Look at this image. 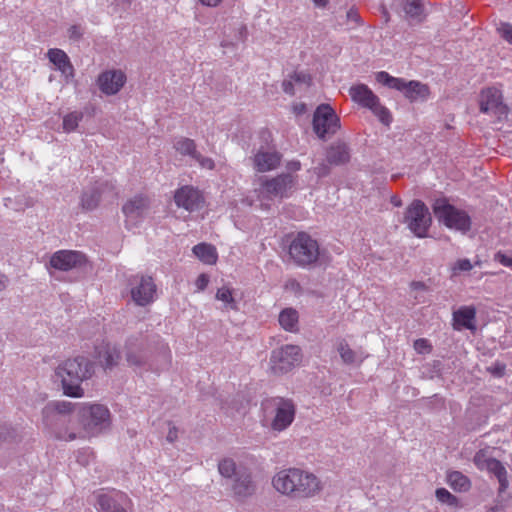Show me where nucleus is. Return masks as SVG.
<instances>
[{
  "label": "nucleus",
  "instance_id": "nucleus-6",
  "mask_svg": "<svg viewBox=\"0 0 512 512\" xmlns=\"http://www.w3.org/2000/svg\"><path fill=\"white\" fill-rule=\"evenodd\" d=\"M349 95L355 103L369 109L382 124L386 126L391 124L393 120L391 112L367 85L359 83L351 86Z\"/></svg>",
  "mask_w": 512,
  "mask_h": 512
},
{
  "label": "nucleus",
  "instance_id": "nucleus-4",
  "mask_svg": "<svg viewBox=\"0 0 512 512\" xmlns=\"http://www.w3.org/2000/svg\"><path fill=\"white\" fill-rule=\"evenodd\" d=\"M288 253L292 261L302 268L317 264L323 257L317 240L305 232H299L292 239Z\"/></svg>",
  "mask_w": 512,
  "mask_h": 512
},
{
  "label": "nucleus",
  "instance_id": "nucleus-56",
  "mask_svg": "<svg viewBox=\"0 0 512 512\" xmlns=\"http://www.w3.org/2000/svg\"><path fill=\"white\" fill-rule=\"evenodd\" d=\"M176 439H177V429H176V427L173 426L169 429V432L167 435V440L169 442H174Z\"/></svg>",
  "mask_w": 512,
  "mask_h": 512
},
{
  "label": "nucleus",
  "instance_id": "nucleus-19",
  "mask_svg": "<svg viewBox=\"0 0 512 512\" xmlns=\"http://www.w3.org/2000/svg\"><path fill=\"white\" fill-rule=\"evenodd\" d=\"M231 490L237 499H245L255 493L256 485L247 468L239 469L237 475L232 479Z\"/></svg>",
  "mask_w": 512,
  "mask_h": 512
},
{
  "label": "nucleus",
  "instance_id": "nucleus-50",
  "mask_svg": "<svg viewBox=\"0 0 512 512\" xmlns=\"http://www.w3.org/2000/svg\"><path fill=\"white\" fill-rule=\"evenodd\" d=\"M489 371L496 375V376H502L505 371V365L499 362H496L493 366L489 368Z\"/></svg>",
  "mask_w": 512,
  "mask_h": 512
},
{
  "label": "nucleus",
  "instance_id": "nucleus-24",
  "mask_svg": "<svg viewBox=\"0 0 512 512\" xmlns=\"http://www.w3.org/2000/svg\"><path fill=\"white\" fill-rule=\"evenodd\" d=\"M476 316V310L472 306H463L457 311L453 312L454 328L460 330L461 328L474 329L473 321Z\"/></svg>",
  "mask_w": 512,
  "mask_h": 512
},
{
  "label": "nucleus",
  "instance_id": "nucleus-21",
  "mask_svg": "<svg viewBox=\"0 0 512 512\" xmlns=\"http://www.w3.org/2000/svg\"><path fill=\"white\" fill-rule=\"evenodd\" d=\"M145 343L141 337H131L126 342V361L130 366L141 367L145 364Z\"/></svg>",
  "mask_w": 512,
  "mask_h": 512
},
{
  "label": "nucleus",
  "instance_id": "nucleus-54",
  "mask_svg": "<svg viewBox=\"0 0 512 512\" xmlns=\"http://www.w3.org/2000/svg\"><path fill=\"white\" fill-rule=\"evenodd\" d=\"M8 285H9L8 277L5 274L0 273V293L5 291L6 288L8 287Z\"/></svg>",
  "mask_w": 512,
  "mask_h": 512
},
{
  "label": "nucleus",
  "instance_id": "nucleus-40",
  "mask_svg": "<svg viewBox=\"0 0 512 512\" xmlns=\"http://www.w3.org/2000/svg\"><path fill=\"white\" fill-rule=\"evenodd\" d=\"M493 459V457H489L487 455V452L485 450H479L474 455L473 462L478 469L486 470L488 468V464H490V461H492Z\"/></svg>",
  "mask_w": 512,
  "mask_h": 512
},
{
  "label": "nucleus",
  "instance_id": "nucleus-22",
  "mask_svg": "<svg viewBox=\"0 0 512 512\" xmlns=\"http://www.w3.org/2000/svg\"><path fill=\"white\" fill-rule=\"evenodd\" d=\"M149 200L145 194H135L122 207L127 218L135 219L141 217L148 209Z\"/></svg>",
  "mask_w": 512,
  "mask_h": 512
},
{
  "label": "nucleus",
  "instance_id": "nucleus-28",
  "mask_svg": "<svg viewBox=\"0 0 512 512\" xmlns=\"http://www.w3.org/2000/svg\"><path fill=\"white\" fill-rule=\"evenodd\" d=\"M7 209L20 212L32 205L31 199L26 194H10L3 199Z\"/></svg>",
  "mask_w": 512,
  "mask_h": 512
},
{
  "label": "nucleus",
  "instance_id": "nucleus-5",
  "mask_svg": "<svg viewBox=\"0 0 512 512\" xmlns=\"http://www.w3.org/2000/svg\"><path fill=\"white\" fill-rule=\"evenodd\" d=\"M375 79L388 88L402 92L410 102H426L431 96L430 87L420 81L393 77L386 71L377 72Z\"/></svg>",
  "mask_w": 512,
  "mask_h": 512
},
{
  "label": "nucleus",
  "instance_id": "nucleus-57",
  "mask_svg": "<svg viewBox=\"0 0 512 512\" xmlns=\"http://www.w3.org/2000/svg\"><path fill=\"white\" fill-rule=\"evenodd\" d=\"M315 173L321 177V176H324L328 173V167L326 165H322L321 167H316L315 168Z\"/></svg>",
  "mask_w": 512,
  "mask_h": 512
},
{
  "label": "nucleus",
  "instance_id": "nucleus-55",
  "mask_svg": "<svg viewBox=\"0 0 512 512\" xmlns=\"http://www.w3.org/2000/svg\"><path fill=\"white\" fill-rule=\"evenodd\" d=\"M199 2L207 7H217L222 0H199Z\"/></svg>",
  "mask_w": 512,
  "mask_h": 512
},
{
  "label": "nucleus",
  "instance_id": "nucleus-32",
  "mask_svg": "<svg viewBox=\"0 0 512 512\" xmlns=\"http://www.w3.org/2000/svg\"><path fill=\"white\" fill-rule=\"evenodd\" d=\"M448 484L456 491H467L470 488V480L459 471H453L447 476Z\"/></svg>",
  "mask_w": 512,
  "mask_h": 512
},
{
  "label": "nucleus",
  "instance_id": "nucleus-36",
  "mask_svg": "<svg viewBox=\"0 0 512 512\" xmlns=\"http://www.w3.org/2000/svg\"><path fill=\"white\" fill-rule=\"evenodd\" d=\"M404 10L406 15L414 20L420 21L423 14L421 0H405Z\"/></svg>",
  "mask_w": 512,
  "mask_h": 512
},
{
  "label": "nucleus",
  "instance_id": "nucleus-20",
  "mask_svg": "<svg viewBox=\"0 0 512 512\" xmlns=\"http://www.w3.org/2000/svg\"><path fill=\"white\" fill-rule=\"evenodd\" d=\"M97 504L101 512H128L127 506L131 500L127 494L118 491L114 495H98Z\"/></svg>",
  "mask_w": 512,
  "mask_h": 512
},
{
  "label": "nucleus",
  "instance_id": "nucleus-11",
  "mask_svg": "<svg viewBox=\"0 0 512 512\" xmlns=\"http://www.w3.org/2000/svg\"><path fill=\"white\" fill-rule=\"evenodd\" d=\"M340 129V119L335 110L327 105L321 104L313 115V130L320 139L333 136Z\"/></svg>",
  "mask_w": 512,
  "mask_h": 512
},
{
  "label": "nucleus",
  "instance_id": "nucleus-31",
  "mask_svg": "<svg viewBox=\"0 0 512 512\" xmlns=\"http://www.w3.org/2000/svg\"><path fill=\"white\" fill-rule=\"evenodd\" d=\"M174 149L180 153L181 155H188L190 157H194L197 153L196 144L194 140L186 137H177L173 141Z\"/></svg>",
  "mask_w": 512,
  "mask_h": 512
},
{
  "label": "nucleus",
  "instance_id": "nucleus-23",
  "mask_svg": "<svg viewBox=\"0 0 512 512\" xmlns=\"http://www.w3.org/2000/svg\"><path fill=\"white\" fill-rule=\"evenodd\" d=\"M97 358L104 369H111L118 364L120 353L115 346L103 344L96 348Z\"/></svg>",
  "mask_w": 512,
  "mask_h": 512
},
{
  "label": "nucleus",
  "instance_id": "nucleus-64",
  "mask_svg": "<svg viewBox=\"0 0 512 512\" xmlns=\"http://www.w3.org/2000/svg\"><path fill=\"white\" fill-rule=\"evenodd\" d=\"M305 108V105L304 104H301L300 108H298V106H295V109H297L299 112H302Z\"/></svg>",
  "mask_w": 512,
  "mask_h": 512
},
{
  "label": "nucleus",
  "instance_id": "nucleus-63",
  "mask_svg": "<svg viewBox=\"0 0 512 512\" xmlns=\"http://www.w3.org/2000/svg\"><path fill=\"white\" fill-rule=\"evenodd\" d=\"M314 3L317 5V6H325L326 3H327V0H314Z\"/></svg>",
  "mask_w": 512,
  "mask_h": 512
},
{
  "label": "nucleus",
  "instance_id": "nucleus-15",
  "mask_svg": "<svg viewBox=\"0 0 512 512\" xmlns=\"http://www.w3.org/2000/svg\"><path fill=\"white\" fill-rule=\"evenodd\" d=\"M87 262L86 256L80 251L60 250L50 258V265L60 271H70L84 266Z\"/></svg>",
  "mask_w": 512,
  "mask_h": 512
},
{
  "label": "nucleus",
  "instance_id": "nucleus-58",
  "mask_svg": "<svg viewBox=\"0 0 512 512\" xmlns=\"http://www.w3.org/2000/svg\"><path fill=\"white\" fill-rule=\"evenodd\" d=\"M347 17H348V18H350V19H352V20H354V21H357V19H358V14H357V12H356V11H354V10H352V9H351V10L347 13Z\"/></svg>",
  "mask_w": 512,
  "mask_h": 512
},
{
  "label": "nucleus",
  "instance_id": "nucleus-37",
  "mask_svg": "<svg viewBox=\"0 0 512 512\" xmlns=\"http://www.w3.org/2000/svg\"><path fill=\"white\" fill-rule=\"evenodd\" d=\"M271 195L272 194H267V193L252 194L251 198L246 197L245 199H243V202H246L250 206L255 205L256 207L267 210V209H269L270 201L272 200Z\"/></svg>",
  "mask_w": 512,
  "mask_h": 512
},
{
  "label": "nucleus",
  "instance_id": "nucleus-49",
  "mask_svg": "<svg viewBox=\"0 0 512 512\" xmlns=\"http://www.w3.org/2000/svg\"><path fill=\"white\" fill-rule=\"evenodd\" d=\"M498 482H499V489H498V492L499 494H502L504 493L507 488L509 487V481H508V477H507V472H505L504 474L501 475V477L499 476L497 478Z\"/></svg>",
  "mask_w": 512,
  "mask_h": 512
},
{
  "label": "nucleus",
  "instance_id": "nucleus-44",
  "mask_svg": "<svg viewBox=\"0 0 512 512\" xmlns=\"http://www.w3.org/2000/svg\"><path fill=\"white\" fill-rule=\"evenodd\" d=\"M473 268L469 259H459L455 262L453 266V271L456 274L457 272H468Z\"/></svg>",
  "mask_w": 512,
  "mask_h": 512
},
{
  "label": "nucleus",
  "instance_id": "nucleus-35",
  "mask_svg": "<svg viewBox=\"0 0 512 512\" xmlns=\"http://www.w3.org/2000/svg\"><path fill=\"white\" fill-rule=\"evenodd\" d=\"M240 468L243 467H237L236 463L230 458H225L218 464L219 473L225 478L233 479L237 475Z\"/></svg>",
  "mask_w": 512,
  "mask_h": 512
},
{
  "label": "nucleus",
  "instance_id": "nucleus-39",
  "mask_svg": "<svg viewBox=\"0 0 512 512\" xmlns=\"http://www.w3.org/2000/svg\"><path fill=\"white\" fill-rule=\"evenodd\" d=\"M436 499L442 503L446 504L450 507H458L459 501L456 496L451 494L447 489L445 488H438L435 491Z\"/></svg>",
  "mask_w": 512,
  "mask_h": 512
},
{
  "label": "nucleus",
  "instance_id": "nucleus-25",
  "mask_svg": "<svg viewBox=\"0 0 512 512\" xmlns=\"http://www.w3.org/2000/svg\"><path fill=\"white\" fill-rule=\"evenodd\" d=\"M294 184V177L290 173H283L266 181L267 192H284L291 189Z\"/></svg>",
  "mask_w": 512,
  "mask_h": 512
},
{
  "label": "nucleus",
  "instance_id": "nucleus-59",
  "mask_svg": "<svg viewBox=\"0 0 512 512\" xmlns=\"http://www.w3.org/2000/svg\"><path fill=\"white\" fill-rule=\"evenodd\" d=\"M411 286L413 289H423L424 284L422 282H412Z\"/></svg>",
  "mask_w": 512,
  "mask_h": 512
},
{
  "label": "nucleus",
  "instance_id": "nucleus-51",
  "mask_svg": "<svg viewBox=\"0 0 512 512\" xmlns=\"http://www.w3.org/2000/svg\"><path fill=\"white\" fill-rule=\"evenodd\" d=\"M209 279L205 274H201L196 281L198 289L204 290L208 285Z\"/></svg>",
  "mask_w": 512,
  "mask_h": 512
},
{
  "label": "nucleus",
  "instance_id": "nucleus-26",
  "mask_svg": "<svg viewBox=\"0 0 512 512\" xmlns=\"http://www.w3.org/2000/svg\"><path fill=\"white\" fill-rule=\"evenodd\" d=\"M174 201L178 207L194 211L202 207L204 197L203 194H174Z\"/></svg>",
  "mask_w": 512,
  "mask_h": 512
},
{
  "label": "nucleus",
  "instance_id": "nucleus-38",
  "mask_svg": "<svg viewBox=\"0 0 512 512\" xmlns=\"http://www.w3.org/2000/svg\"><path fill=\"white\" fill-rule=\"evenodd\" d=\"M216 299L222 301L225 304L226 308H230L233 310L237 309V304L235 299L233 298L231 289L227 287L219 288L216 292Z\"/></svg>",
  "mask_w": 512,
  "mask_h": 512
},
{
  "label": "nucleus",
  "instance_id": "nucleus-52",
  "mask_svg": "<svg viewBox=\"0 0 512 512\" xmlns=\"http://www.w3.org/2000/svg\"><path fill=\"white\" fill-rule=\"evenodd\" d=\"M301 168V163L297 160H292V161H289L286 165V169L288 170V173L291 174V172H296L298 170H300Z\"/></svg>",
  "mask_w": 512,
  "mask_h": 512
},
{
  "label": "nucleus",
  "instance_id": "nucleus-2",
  "mask_svg": "<svg viewBox=\"0 0 512 512\" xmlns=\"http://www.w3.org/2000/svg\"><path fill=\"white\" fill-rule=\"evenodd\" d=\"M75 407L76 405L69 401H50L42 409V422L57 439H76V433L71 427Z\"/></svg>",
  "mask_w": 512,
  "mask_h": 512
},
{
  "label": "nucleus",
  "instance_id": "nucleus-61",
  "mask_svg": "<svg viewBox=\"0 0 512 512\" xmlns=\"http://www.w3.org/2000/svg\"><path fill=\"white\" fill-rule=\"evenodd\" d=\"M5 431H6V435L3 436V440L4 441H7L9 438H12V433L13 431H11L10 429L8 428H5Z\"/></svg>",
  "mask_w": 512,
  "mask_h": 512
},
{
  "label": "nucleus",
  "instance_id": "nucleus-30",
  "mask_svg": "<svg viewBox=\"0 0 512 512\" xmlns=\"http://www.w3.org/2000/svg\"><path fill=\"white\" fill-rule=\"evenodd\" d=\"M349 150L346 144L339 143L330 147L327 160L332 164H343L349 160Z\"/></svg>",
  "mask_w": 512,
  "mask_h": 512
},
{
  "label": "nucleus",
  "instance_id": "nucleus-42",
  "mask_svg": "<svg viewBox=\"0 0 512 512\" xmlns=\"http://www.w3.org/2000/svg\"><path fill=\"white\" fill-rule=\"evenodd\" d=\"M486 470L492 473L496 478H498L499 476L501 477L502 474L507 472L504 465L495 458L492 461H490V464H488V468Z\"/></svg>",
  "mask_w": 512,
  "mask_h": 512
},
{
  "label": "nucleus",
  "instance_id": "nucleus-34",
  "mask_svg": "<svg viewBox=\"0 0 512 512\" xmlns=\"http://www.w3.org/2000/svg\"><path fill=\"white\" fill-rule=\"evenodd\" d=\"M83 113L81 111H72L67 113L63 117L62 128L65 133H71L76 131L79 123L83 119Z\"/></svg>",
  "mask_w": 512,
  "mask_h": 512
},
{
  "label": "nucleus",
  "instance_id": "nucleus-13",
  "mask_svg": "<svg viewBox=\"0 0 512 512\" xmlns=\"http://www.w3.org/2000/svg\"><path fill=\"white\" fill-rule=\"evenodd\" d=\"M131 296L139 306H145L154 300L156 285L149 276H135L131 281Z\"/></svg>",
  "mask_w": 512,
  "mask_h": 512
},
{
  "label": "nucleus",
  "instance_id": "nucleus-53",
  "mask_svg": "<svg viewBox=\"0 0 512 512\" xmlns=\"http://www.w3.org/2000/svg\"><path fill=\"white\" fill-rule=\"evenodd\" d=\"M247 27L246 25H240V27L238 28V40L239 41H245L246 38H247Z\"/></svg>",
  "mask_w": 512,
  "mask_h": 512
},
{
  "label": "nucleus",
  "instance_id": "nucleus-7",
  "mask_svg": "<svg viewBox=\"0 0 512 512\" xmlns=\"http://www.w3.org/2000/svg\"><path fill=\"white\" fill-rule=\"evenodd\" d=\"M435 217L450 229L467 232L471 226L469 215L457 209L444 198L437 199L433 204Z\"/></svg>",
  "mask_w": 512,
  "mask_h": 512
},
{
  "label": "nucleus",
  "instance_id": "nucleus-18",
  "mask_svg": "<svg viewBox=\"0 0 512 512\" xmlns=\"http://www.w3.org/2000/svg\"><path fill=\"white\" fill-rule=\"evenodd\" d=\"M46 56L53 68L59 71L66 83H69L75 75L74 67L67 53L59 48H51L47 51Z\"/></svg>",
  "mask_w": 512,
  "mask_h": 512
},
{
  "label": "nucleus",
  "instance_id": "nucleus-29",
  "mask_svg": "<svg viewBox=\"0 0 512 512\" xmlns=\"http://www.w3.org/2000/svg\"><path fill=\"white\" fill-rule=\"evenodd\" d=\"M298 312L293 308H286L279 314V324L290 332L298 330Z\"/></svg>",
  "mask_w": 512,
  "mask_h": 512
},
{
  "label": "nucleus",
  "instance_id": "nucleus-17",
  "mask_svg": "<svg viewBox=\"0 0 512 512\" xmlns=\"http://www.w3.org/2000/svg\"><path fill=\"white\" fill-rule=\"evenodd\" d=\"M126 75L121 70H106L102 72L97 79L100 91L107 95L117 94L126 83Z\"/></svg>",
  "mask_w": 512,
  "mask_h": 512
},
{
  "label": "nucleus",
  "instance_id": "nucleus-1",
  "mask_svg": "<svg viewBox=\"0 0 512 512\" xmlns=\"http://www.w3.org/2000/svg\"><path fill=\"white\" fill-rule=\"evenodd\" d=\"M273 487L292 499H308L322 490L320 479L313 473L299 468L283 469L272 479Z\"/></svg>",
  "mask_w": 512,
  "mask_h": 512
},
{
  "label": "nucleus",
  "instance_id": "nucleus-45",
  "mask_svg": "<svg viewBox=\"0 0 512 512\" xmlns=\"http://www.w3.org/2000/svg\"><path fill=\"white\" fill-rule=\"evenodd\" d=\"M84 34V28L81 25H72L67 30V35L70 40L78 41Z\"/></svg>",
  "mask_w": 512,
  "mask_h": 512
},
{
  "label": "nucleus",
  "instance_id": "nucleus-8",
  "mask_svg": "<svg viewBox=\"0 0 512 512\" xmlns=\"http://www.w3.org/2000/svg\"><path fill=\"white\" fill-rule=\"evenodd\" d=\"M404 223L416 237H426L432 223L427 206L420 200H414L405 211Z\"/></svg>",
  "mask_w": 512,
  "mask_h": 512
},
{
  "label": "nucleus",
  "instance_id": "nucleus-9",
  "mask_svg": "<svg viewBox=\"0 0 512 512\" xmlns=\"http://www.w3.org/2000/svg\"><path fill=\"white\" fill-rule=\"evenodd\" d=\"M84 428L90 433H99L110 426V412L101 404H84L80 408Z\"/></svg>",
  "mask_w": 512,
  "mask_h": 512
},
{
  "label": "nucleus",
  "instance_id": "nucleus-16",
  "mask_svg": "<svg viewBox=\"0 0 512 512\" xmlns=\"http://www.w3.org/2000/svg\"><path fill=\"white\" fill-rule=\"evenodd\" d=\"M275 408V417L272 421V428L277 431L285 430L294 420L295 405L285 398H274L272 400Z\"/></svg>",
  "mask_w": 512,
  "mask_h": 512
},
{
  "label": "nucleus",
  "instance_id": "nucleus-60",
  "mask_svg": "<svg viewBox=\"0 0 512 512\" xmlns=\"http://www.w3.org/2000/svg\"><path fill=\"white\" fill-rule=\"evenodd\" d=\"M391 202L395 205V206H400L401 205V201L400 199L394 195L391 197Z\"/></svg>",
  "mask_w": 512,
  "mask_h": 512
},
{
  "label": "nucleus",
  "instance_id": "nucleus-41",
  "mask_svg": "<svg viewBox=\"0 0 512 512\" xmlns=\"http://www.w3.org/2000/svg\"><path fill=\"white\" fill-rule=\"evenodd\" d=\"M100 201V194H82L81 205L85 210L96 208Z\"/></svg>",
  "mask_w": 512,
  "mask_h": 512
},
{
  "label": "nucleus",
  "instance_id": "nucleus-33",
  "mask_svg": "<svg viewBox=\"0 0 512 512\" xmlns=\"http://www.w3.org/2000/svg\"><path fill=\"white\" fill-rule=\"evenodd\" d=\"M337 351L343 363L352 365L362 362V359L353 351L345 340H341L337 345Z\"/></svg>",
  "mask_w": 512,
  "mask_h": 512
},
{
  "label": "nucleus",
  "instance_id": "nucleus-27",
  "mask_svg": "<svg viewBox=\"0 0 512 512\" xmlns=\"http://www.w3.org/2000/svg\"><path fill=\"white\" fill-rule=\"evenodd\" d=\"M192 250L194 255L205 264H215L218 259L217 250L211 244L199 243L195 245Z\"/></svg>",
  "mask_w": 512,
  "mask_h": 512
},
{
  "label": "nucleus",
  "instance_id": "nucleus-48",
  "mask_svg": "<svg viewBox=\"0 0 512 512\" xmlns=\"http://www.w3.org/2000/svg\"><path fill=\"white\" fill-rule=\"evenodd\" d=\"M494 259L503 266L512 268V255H507L499 251L495 254Z\"/></svg>",
  "mask_w": 512,
  "mask_h": 512
},
{
  "label": "nucleus",
  "instance_id": "nucleus-62",
  "mask_svg": "<svg viewBox=\"0 0 512 512\" xmlns=\"http://www.w3.org/2000/svg\"><path fill=\"white\" fill-rule=\"evenodd\" d=\"M283 86H284V90H285V92H287V93H292V91H291V83H289V82H284Z\"/></svg>",
  "mask_w": 512,
  "mask_h": 512
},
{
  "label": "nucleus",
  "instance_id": "nucleus-12",
  "mask_svg": "<svg viewBox=\"0 0 512 512\" xmlns=\"http://www.w3.org/2000/svg\"><path fill=\"white\" fill-rule=\"evenodd\" d=\"M479 109L481 113L502 120L508 114V107L503 102V95L497 87H487L479 95Z\"/></svg>",
  "mask_w": 512,
  "mask_h": 512
},
{
  "label": "nucleus",
  "instance_id": "nucleus-46",
  "mask_svg": "<svg viewBox=\"0 0 512 512\" xmlns=\"http://www.w3.org/2000/svg\"><path fill=\"white\" fill-rule=\"evenodd\" d=\"M193 159H195L199 163V165L204 169L212 170L215 167L213 159L205 157L201 155L199 152L195 154Z\"/></svg>",
  "mask_w": 512,
  "mask_h": 512
},
{
  "label": "nucleus",
  "instance_id": "nucleus-3",
  "mask_svg": "<svg viewBox=\"0 0 512 512\" xmlns=\"http://www.w3.org/2000/svg\"><path fill=\"white\" fill-rule=\"evenodd\" d=\"M93 372V363L82 356L68 359L56 369V375L61 378L63 392L70 397L83 395L80 383L90 378Z\"/></svg>",
  "mask_w": 512,
  "mask_h": 512
},
{
  "label": "nucleus",
  "instance_id": "nucleus-43",
  "mask_svg": "<svg viewBox=\"0 0 512 512\" xmlns=\"http://www.w3.org/2000/svg\"><path fill=\"white\" fill-rule=\"evenodd\" d=\"M499 35L508 43L512 44V25L509 23H500L497 27Z\"/></svg>",
  "mask_w": 512,
  "mask_h": 512
},
{
  "label": "nucleus",
  "instance_id": "nucleus-14",
  "mask_svg": "<svg viewBox=\"0 0 512 512\" xmlns=\"http://www.w3.org/2000/svg\"><path fill=\"white\" fill-rule=\"evenodd\" d=\"M250 159L255 171L265 173L279 167L282 155L274 148L260 147Z\"/></svg>",
  "mask_w": 512,
  "mask_h": 512
},
{
  "label": "nucleus",
  "instance_id": "nucleus-10",
  "mask_svg": "<svg viewBox=\"0 0 512 512\" xmlns=\"http://www.w3.org/2000/svg\"><path fill=\"white\" fill-rule=\"evenodd\" d=\"M301 349L297 345H284L272 351L270 368L274 374H285L301 361Z\"/></svg>",
  "mask_w": 512,
  "mask_h": 512
},
{
  "label": "nucleus",
  "instance_id": "nucleus-47",
  "mask_svg": "<svg viewBox=\"0 0 512 512\" xmlns=\"http://www.w3.org/2000/svg\"><path fill=\"white\" fill-rule=\"evenodd\" d=\"M414 348L418 353L425 354L431 351V345L428 340L421 338L414 342Z\"/></svg>",
  "mask_w": 512,
  "mask_h": 512
}]
</instances>
